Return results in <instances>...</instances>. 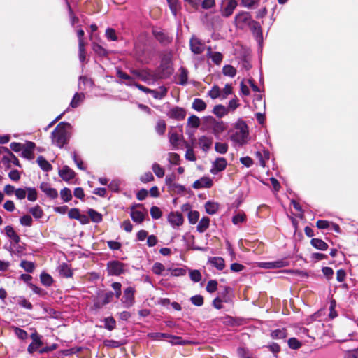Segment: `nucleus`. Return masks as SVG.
I'll return each instance as SVG.
<instances>
[{
    "label": "nucleus",
    "mask_w": 358,
    "mask_h": 358,
    "mask_svg": "<svg viewBox=\"0 0 358 358\" xmlns=\"http://www.w3.org/2000/svg\"><path fill=\"white\" fill-rule=\"evenodd\" d=\"M130 216L132 220L136 223H141L145 219L144 214L140 210H134V206L131 207Z\"/></svg>",
    "instance_id": "nucleus-33"
},
{
    "label": "nucleus",
    "mask_w": 358,
    "mask_h": 358,
    "mask_svg": "<svg viewBox=\"0 0 358 358\" xmlns=\"http://www.w3.org/2000/svg\"><path fill=\"white\" fill-rule=\"evenodd\" d=\"M200 125V119L194 115H192L187 120V126L192 128H198Z\"/></svg>",
    "instance_id": "nucleus-46"
},
{
    "label": "nucleus",
    "mask_w": 358,
    "mask_h": 358,
    "mask_svg": "<svg viewBox=\"0 0 358 358\" xmlns=\"http://www.w3.org/2000/svg\"><path fill=\"white\" fill-rule=\"evenodd\" d=\"M14 332L15 335L21 340H25L28 337L27 332L20 327H15Z\"/></svg>",
    "instance_id": "nucleus-62"
},
{
    "label": "nucleus",
    "mask_w": 358,
    "mask_h": 358,
    "mask_svg": "<svg viewBox=\"0 0 358 358\" xmlns=\"http://www.w3.org/2000/svg\"><path fill=\"white\" fill-rule=\"evenodd\" d=\"M226 129V126L222 121H215L213 124V133L217 138Z\"/></svg>",
    "instance_id": "nucleus-28"
},
{
    "label": "nucleus",
    "mask_w": 358,
    "mask_h": 358,
    "mask_svg": "<svg viewBox=\"0 0 358 358\" xmlns=\"http://www.w3.org/2000/svg\"><path fill=\"white\" fill-rule=\"evenodd\" d=\"M288 345L291 349L297 350L301 348V342L296 338H290L288 341Z\"/></svg>",
    "instance_id": "nucleus-57"
},
{
    "label": "nucleus",
    "mask_w": 358,
    "mask_h": 358,
    "mask_svg": "<svg viewBox=\"0 0 358 358\" xmlns=\"http://www.w3.org/2000/svg\"><path fill=\"white\" fill-rule=\"evenodd\" d=\"M213 185L212 180L208 177H202L199 180L194 181L192 187L196 189L201 188H210Z\"/></svg>",
    "instance_id": "nucleus-16"
},
{
    "label": "nucleus",
    "mask_w": 358,
    "mask_h": 358,
    "mask_svg": "<svg viewBox=\"0 0 358 358\" xmlns=\"http://www.w3.org/2000/svg\"><path fill=\"white\" fill-rule=\"evenodd\" d=\"M58 271L60 275L64 278H70L73 275V272L66 263H62L58 267Z\"/></svg>",
    "instance_id": "nucleus-32"
},
{
    "label": "nucleus",
    "mask_w": 358,
    "mask_h": 358,
    "mask_svg": "<svg viewBox=\"0 0 358 358\" xmlns=\"http://www.w3.org/2000/svg\"><path fill=\"white\" fill-rule=\"evenodd\" d=\"M219 208V205L213 201H207L205 204L206 212L209 215H214L217 213Z\"/></svg>",
    "instance_id": "nucleus-36"
},
{
    "label": "nucleus",
    "mask_w": 358,
    "mask_h": 358,
    "mask_svg": "<svg viewBox=\"0 0 358 358\" xmlns=\"http://www.w3.org/2000/svg\"><path fill=\"white\" fill-rule=\"evenodd\" d=\"M248 135V126L244 122L241 121L236 124L230 138L234 143L243 145L247 142Z\"/></svg>",
    "instance_id": "nucleus-2"
},
{
    "label": "nucleus",
    "mask_w": 358,
    "mask_h": 358,
    "mask_svg": "<svg viewBox=\"0 0 358 358\" xmlns=\"http://www.w3.org/2000/svg\"><path fill=\"white\" fill-rule=\"evenodd\" d=\"M2 148L7 153L6 155L2 157V162L6 165V167L9 169L11 163L18 167H21L19 159L8 148L3 147Z\"/></svg>",
    "instance_id": "nucleus-8"
},
{
    "label": "nucleus",
    "mask_w": 358,
    "mask_h": 358,
    "mask_svg": "<svg viewBox=\"0 0 358 358\" xmlns=\"http://www.w3.org/2000/svg\"><path fill=\"white\" fill-rule=\"evenodd\" d=\"M72 126L66 122H59L51 133L52 144L62 148L68 144L71 137Z\"/></svg>",
    "instance_id": "nucleus-1"
},
{
    "label": "nucleus",
    "mask_w": 358,
    "mask_h": 358,
    "mask_svg": "<svg viewBox=\"0 0 358 358\" xmlns=\"http://www.w3.org/2000/svg\"><path fill=\"white\" fill-rule=\"evenodd\" d=\"M125 264L117 260L109 261L107 263V271L109 275H120L124 273Z\"/></svg>",
    "instance_id": "nucleus-4"
},
{
    "label": "nucleus",
    "mask_w": 358,
    "mask_h": 358,
    "mask_svg": "<svg viewBox=\"0 0 358 358\" xmlns=\"http://www.w3.org/2000/svg\"><path fill=\"white\" fill-rule=\"evenodd\" d=\"M208 263L215 267L219 271H222L224 268V260L220 257H210Z\"/></svg>",
    "instance_id": "nucleus-26"
},
{
    "label": "nucleus",
    "mask_w": 358,
    "mask_h": 358,
    "mask_svg": "<svg viewBox=\"0 0 358 358\" xmlns=\"http://www.w3.org/2000/svg\"><path fill=\"white\" fill-rule=\"evenodd\" d=\"M59 176L65 181L74 178L76 173L73 170L65 165L59 171Z\"/></svg>",
    "instance_id": "nucleus-18"
},
{
    "label": "nucleus",
    "mask_w": 358,
    "mask_h": 358,
    "mask_svg": "<svg viewBox=\"0 0 358 358\" xmlns=\"http://www.w3.org/2000/svg\"><path fill=\"white\" fill-rule=\"evenodd\" d=\"M159 68L164 76H169L172 73L173 68L170 55H165L162 57Z\"/></svg>",
    "instance_id": "nucleus-11"
},
{
    "label": "nucleus",
    "mask_w": 358,
    "mask_h": 358,
    "mask_svg": "<svg viewBox=\"0 0 358 358\" xmlns=\"http://www.w3.org/2000/svg\"><path fill=\"white\" fill-rule=\"evenodd\" d=\"M229 109L224 106L219 104L215 106L213 108V113L218 117H222L228 113Z\"/></svg>",
    "instance_id": "nucleus-35"
},
{
    "label": "nucleus",
    "mask_w": 358,
    "mask_h": 358,
    "mask_svg": "<svg viewBox=\"0 0 358 358\" xmlns=\"http://www.w3.org/2000/svg\"><path fill=\"white\" fill-rule=\"evenodd\" d=\"M152 169L157 178H163L164 176V169L157 163H154Z\"/></svg>",
    "instance_id": "nucleus-48"
},
{
    "label": "nucleus",
    "mask_w": 358,
    "mask_h": 358,
    "mask_svg": "<svg viewBox=\"0 0 358 358\" xmlns=\"http://www.w3.org/2000/svg\"><path fill=\"white\" fill-rule=\"evenodd\" d=\"M253 21L250 13L248 12H241L235 17L236 26L241 29L248 27Z\"/></svg>",
    "instance_id": "nucleus-3"
},
{
    "label": "nucleus",
    "mask_w": 358,
    "mask_h": 358,
    "mask_svg": "<svg viewBox=\"0 0 358 358\" xmlns=\"http://www.w3.org/2000/svg\"><path fill=\"white\" fill-rule=\"evenodd\" d=\"M192 108L198 112L204 110L206 108V103L201 99L196 98L192 103Z\"/></svg>",
    "instance_id": "nucleus-37"
},
{
    "label": "nucleus",
    "mask_w": 358,
    "mask_h": 358,
    "mask_svg": "<svg viewBox=\"0 0 358 358\" xmlns=\"http://www.w3.org/2000/svg\"><path fill=\"white\" fill-rule=\"evenodd\" d=\"M71 156L74 163L76 164V165L77 166V167L79 169H80L82 171H85L86 169V167L84 165L83 160L77 156L76 151L72 152L71 153Z\"/></svg>",
    "instance_id": "nucleus-43"
},
{
    "label": "nucleus",
    "mask_w": 358,
    "mask_h": 358,
    "mask_svg": "<svg viewBox=\"0 0 358 358\" xmlns=\"http://www.w3.org/2000/svg\"><path fill=\"white\" fill-rule=\"evenodd\" d=\"M169 271L171 272V275L174 277L183 276L186 274V269L184 268H169Z\"/></svg>",
    "instance_id": "nucleus-53"
},
{
    "label": "nucleus",
    "mask_w": 358,
    "mask_h": 358,
    "mask_svg": "<svg viewBox=\"0 0 358 358\" xmlns=\"http://www.w3.org/2000/svg\"><path fill=\"white\" fill-rule=\"evenodd\" d=\"M190 279L194 282H199L201 280V274L199 270L189 271Z\"/></svg>",
    "instance_id": "nucleus-56"
},
{
    "label": "nucleus",
    "mask_w": 358,
    "mask_h": 358,
    "mask_svg": "<svg viewBox=\"0 0 358 358\" xmlns=\"http://www.w3.org/2000/svg\"><path fill=\"white\" fill-rule=\"evenodd\" d=\"M36 147V144L31 141H27L22 149L21 156L27 159H32L34 158L33 151Z\"/></svg>",
    "instance_id": "nucleus-15"
},
{
    "label": "nucleus",
    "mask_w": 358,
    "mask_h": 358,
    "mask_svg": "<svg viewBox=\"0 0 358 358\" xmlns=\"http://www.w3.org/2000/svg\"><path fill=\"white\" fill-rule=\"evenodd\" d=\"M246 216L244 213H238L233 216L232 222L234 224H238L245 221Z\"/></svg>",
    "instance_id": "nucleus-60"
},
{
    "label": "nucleus",
    "mask_w": 358,
    "mask_h": 358,
    "mask_svg": "<svg viewBox=\"0 0 358 358\" xmlns=\"http://www.w3.org/2000/svg\"><path fill=\"white\" fill-rule=\"evenodd\" d=\"M199 218V213L196 210H191L188 213V220L190 224H194Z\"/></svg>",
    "instance_id": "nucleus-55"
},
{
    "label": "nucleus",
    "mask_w": 358,
    "mask_h": 358,
    "mask_svg": "<svg viewBox=\"0 0 358 358\" xmlns=\"http://www.w3.org/2000/svg\"><path fill=\"white\" fill-rule=\"evenodd\" d=\"M114 296V293L111 291L106 292L100 299L103 301V304L107 305L110 303Z\"/></svg>",
    "instance_id": "nucleus-61"
},
{
    "label": "nucleus",
    "mask_w": 358,
    "mask_h": 358,
    "mask_svg": "<svg viewBox=\"0 0 358 358\" xmlns=\"http://www.w3.org/2000/svg\"><path fill=\"white\" fill-rule=\"evenodd\" d=\"M344 358H358V347L346 350L344 353Z\"/></svg>",
    "instance_id": "nucleus-64"
},
{
    "label": "nucleus",
    "mask_w": 358,
    "mask_h": 358,
    "mask_svg": "<svg viewBox=\"0 0 358 358\" xmlns=\"http://www.w3.org/2000/svg\"><path fill=\"white\" fill-rule=\"evenodd\" d=\"M5 232L6 236L11 238L14 243L18 244L20 242V237L15 232L13 227L10 225H8L5 227Z\"/></svg>",
    "instance_id": "nucleus-25"
},
{
    "label": "nucleus",
    "mask_w": 358,
    "mask_h": 358,
    "mask_svg": "<svg viewBox=\"0 0 358 358\" xmlns=\"http://www.w3.org/2000/svg\"><path fill=\"white\" fill-rule=\"evenodd\" d=\"M222 72L224 76L234 78L236 74V69L231 65H225L222 69Z\"/></svg>",
    "instance_id": "nucleus-45"
},
{
    "label": "nucleus",
    "mask_w": 358,
    "mask_h": 358,
    "mask_svg": "<svg viewBox=\"0 0 358 358\" xmlns=\"http://www.w3.org/2000/svg\"><path fill=\"white\" fill-rule=\"evenodd\" d=\"M168 90L164 86H160L158 90H151L150 94L155 99H162L167 94Z\"/></svg>",
    "instance_id": "nucleus-27"
},
{
    "label": "nucleus",
    "mask_w": 358,
    "mask_h": 358,
    "mask_svg": "<svg viewBox=\"0 0 358 358\" xmlns=\"http://www.w3.org/2000/svg\"><path fill=\"white\" fill-rule=\"evenodd\" d=\"M310 244L315 248L325 251L328 249V244L324 242L323 240L317 238H313L310 241Z\"/></svg>",
    "instance_id": "nucleus-29"
},
{
    "label": "nucleus",
    "mask_w": 358,
    "mask_h": 358,
    "mask_svg": "<svg viewBox=\"0 0 358 358\" xmlns=\"http://www.w3.org/2000/svg\"><path fill=\"white\" fill-rule=\"evenodd\" d=\"M273 339H282L286 338L287 333L285 329H277L273 330L271 334Z\"/></svg>",
    "instance_id": "nucleus-41"
},
{
    "label": "nucleus",
    "mask_w": 358,
    "mask_h": 358,
    "mask_svg": "<svg viewBox=\"0 0 358 358\" xmlns=\"http://www.w3.org/2000/svg\"><path fill=\"white\" fill-rule=\"evenodd\" d=\"M148 336L155 340H159L162 338H169V334L166 333L152 332L149 333Z\"/></svg>",
    "instance_id": "nucleus-54"
},
{
    "label": "nucleus",
    "mask_w": 358,
    "mask_h": 358,
    "mask_svg": "<svg viewBox=\"0 0 358 358\" xmlns=\"http://www.w3.org/2000/svg\"><path fill=\"white\" fill-rule=\"evenodd\" d=\"M40 279L41 282L45 287L51 286L53 282V278L52 276L45 272L41 273Z\"/></svg>",
    "instance_id": "nucleus-38"
},
{
    "label": "nucleus",
    "mask_w": 358,
    "mask_h": 358,
    "mask_svg": "<svg viewBox=\"0 0 358 358\" xmlns=\"http://www.w3.org/2000/svg\"><path fill=\"white\" fill-rule=\"evenodd\" d=\"M191 51L195 55L201 54L205 50V44L195 36H192L189 41Z\"/></svg>",
    "instance_id": "nucleus-9"
},
{
    "label": "nucleus",
    "mask_w": 358,
    "mask_h": 358,
    "mask_svg": "<svg viewBox=\"0 0 358 358\" xmlns=\"http://www.w3.org/2000/svg\"><path fill=\"white\" fill-rule=\"evenodd\" d=\"M87 213L89 215L90 220H91L92 222H93L94 223H100L102 222V220H103L102 215L100 213L95 210L94 209L89 208L87 210Z\"/></svg>",
    "instance_id": "nucleus-31"
},
{
    "label": "nucleus",
    "mask_w": 358,
    "mask_h": 358,
    "mask_svg": "<svg viewBox=\"0 0 358 358\" xmlns=\"http://www.w3.org/2000/svg\"><path fill=\"white\" fill-rule=\"evenodd\" d=\"M29 213L36 219H40L43 215V212L39 206H36L29 209Z\"/></svg>",
    "instance_id": "nucleus-50"
},
{
    "label": "nucleus",
    "mask_w": 358,
    "mask_h": 358,
    "mask_svg": "<svg viewBox=\"0 0 358 358\" xmlns=\"http://www.w3.org/2000/svg\"><path fill=\"white\" fill-rule=\"evenodd\" d=\"M104 328L108 331H113L116 327V321L113 317H107L103 319Z\"/></svg>",
    "instance_id": "nucleus-39"
},
{
    "label": "nucleus",
    "mask_w": 358,
    "mask_h": 358,
    "mask_svg": "<svg viewBox=\"0 0 358 358\" xmlns=\"http://www.w3.org/2000/svg\"><path fill=\"white\" fill-rule=\"evenodd\" d=\"M152 271L155 274L162 275V272L165 271V266L160 262H155L152 266Z\"/></svg>",
    "instance_id": "nucleus-51"
},
{
    "label": "nucleus",
    "mask_w": 358,
    "mask_h": 358,
    "mask_svg": "<svg viewBox=\"0 0 358 358\" xmlns=\"http://www.w3.org/2000/svg\"><path fill=\"white\" fill-rule=\"evenodd\" d=\"M33 220L29 215H24L20 218V222L23 226L30 227L32 224Z\"/></svg>",
    "instance_id": "nucleus-63"
},
{
    "label": "nucleus",
    "mask_w": 358,
    "mask_h": 358,
    "mask_svg": "<svg viewBox=\"0 0 358 358\" xmlns=\"http://www.w3.org/2000/svg\"><path fill=\"white\" fill-rule=\"evenodd\" d=\"M210 224V219L208 217H203L196 227V230L199 233H203L208 227Z\"/></svg>",
    "instance_id": "nucleus-34"
},
{
    "label": "nucleus",
    "mask_w": 358,
    "mask_h": 358,
    "mask_svg": "<svg viewBox=\"0 0 358 358\" xmlns=\"http://www.w3.org/2000/svg\"><path fill=\"white\" fill-rule=\"evenodd\" d=\"M180 73L178 75V80L176 83L182 86H185L187 83L188 80V71L186 68L181 66L179 69Z\"/></svg>",
    "instance_id": "nucleus-23"
},
{
    "label": "nucleus",
    "mask_w": 358,
    "mask_h": 358,
    "mask_svg": "<svg viewBox=\"0 0 358 358\" xmlns=\"http://www.w3.org/2000/svg\"><path fill=\"white\" fill-rule=\"evenodd\" d=\"M30 337L32 342L29 345L27 352L29 354H33L41 349L40 348L43 345V343L41 341V336L37 332L32 333Z\"/></svg>",
    "instance_id": "nucleus-7"
},
{
    "label": "nucleus",
    "mask_w": 358,
    "mask_h": 358,
    "mask_svg": "<svg viewBox=\"0 0 358 358\" xmlns=\"http://www.w3.org/2000/svg\"><path fill=\"white\" fill-rule=\"evenodd\" d=\"M94 85V81L86 76H80L78 78V89L80 90H85L86 87L92 88Z\"/></svg>",
    "instance_id": "nucleus-22"
},
{
    "label": "nucleus",
    "mask_w": 358,
    "mask_h": 358,
    "mask_svg": "<svg viewBox=\"0 0 358 358\" xmlns=\"http://www.w3.org/2000/svg\"><path fill=\"white\" fill-rule=\"evenodd\" d=\"M20 266L23 268L27 273H32L35 268L34 264L32 262H29L27 260L21 261Z\"/></svg>",
    "instance_id": "nucleus-49"
},
{
    "label": "nucleus",
    "mask_w": 358,
    "mask_h": 358,
    "mask_svg": "<svg viewBox=\"0 0 358 358\" xmlns=\"http://www.w3.org/2000/svg\"><path fill=\"white\" fill-rule=\"evenodd\" d=\"M288 265L289 262L287 259H281L276 261L261 263V267L266 269L280 268L286 267Z\"/></svg>",
    "instance_id": "nucleus-10"
},
{
    "label": "nucleus",
    "mask_w": 358,
    "mask_h": 358,
    "mask_svg": "<svg viewBox=\"0 0 358 358\" xmlns=\"http://www.w3.org/2000/svg\"><path fill=\"white\" fill-rule=\"evenodd\" d=\"M236 6V0H229L226 7L222 11V15L226 17H229L233 13Z\"/></svg>",
    "instance_id": "nucleus-24"
},
{
    "label": "nucleus",
    "mask_w": 358,
    "mask_h": 358,
    "mask_svg": "<svg viewBox=\"0 0 358 358\" xmlns=\"http://www.w3.org/2000/svg\"><path fill=\"white\" fill-rule=\"evenodd\" d=\"M227 166V162L224 157H217L213 162L210 173L212 174H217L219 172L224 171Z\"/></svg>",
    "instance_id": "nucleus-13"
},
{
    "label": "nucleus",
    "mask_w": 358,
    "mask_h": 358,
    "mask_svg": "<svg viewBox=\"0 0 358 358\" xmlns=\"http://www.w3.org/2000/svg\"><path fill=\"white\" fill-rule=\"evenodd\" d=\"M213 144V138L206 136H201L199 138V145L203 151L207 152Z\"/></svg>",
    "instance_id": "nucleus-20"
},
{
    "label": "nucleus",
    "mask_w": 358,
    "mask_h": 358,
    "mask_svg": "<svg viewBox=\"0 0 358 358\" xmlns=\"http://www.w3.org/2000/svg\"><path fill=\"white\" fill-rule=\"evenodd\" d=\"M27 199L30 201H35L37 199V192L34 187H27Z\"/></svg>",
    "instance_id": "nucleus-58"
},
{
    "label": "nucleus",
    "mask_w": 358,
    "mask_h": 358,
    "mask_svg": "<svg viewBox=\"0 0 358 358\" xmlns=\"http://www.w3.org/2000/svg\"><path fill=\"white\" fill-rule=\"evenodd\" d=\"M36 162L43 171L49 172L52 169V166L43 156H38Z\"/></svg>",
    "instance_id": "nucleus-30"
},
{
    "label": "nucleus",
    "mask_w": 358,
    "mask_h": 358,
    "mask_svg": "<svg viewBox=\"0 0 358 358\" xmlns=\"http://www.w3.org/2000/svg\"><path fill=\"white\" fill-rule=\"evenodd\" d=\"M41 190L50 199H56L58 196V192L55 189L50 187V185L47 182H42L40 185Z\"/></svg>",
    "instance_id": "nucleus-17"
},
{
    "label": "nucleus",
    "mask_w": 358,
    "mask_h": 358,
    "mask_svg": "<svg viewBox=\"0 0 358 358\" xmlns=\"http://www.w3.org/2000/svg\"><path fill=\"white\" fill-rule=\"evenodd\" d=\"M169 142L173 146H177L180 141V136L176 132L169 133Z\"/></svg>",
    "instance_id": "nucleus-59"
},
{
    "label": "nucleus",
    "mask_w": 358,
    "mask_h": 358,
    "mask_svg": "<svg viewBox=\"0 0 358 358\" xmlns=\"http://www.w3.org/2000/svg\"><path fill=\"white\" fill-rule=\"evenodd\" d=\"M168 221L173 228H176L183 224L184 219L181 213L171 212L168 215Z\"/></svg>",
    "instance_id": "nucleus-14"
},
{
    "label": "nucleus",
    "mask_w": 358,
    "mask_h": 358,
    "mask_svg": "<svg viewBox=\"0 0 358 358\" xmlns=\"http://www.w3.org/2000/svg\"><path fill=\"white\" fill-rule=\"evenodd\" d=\"M167 116L169 118L180 121L185 119L186 116V111L182 108L174 106L169 110Z\"/></svg>",
    "instance_id": "nucleus-12"
},
{
    "label": "nucleus",
    "mask_w": 358,
    "mask_h": 358,
    "mask_svg": "<svg viewBox=\"0 0 358 358\" xmlns=\"http://www.w3.org/2000/svg\"><path fill=\"white\" fill-rule=\"evenodd\" d=\"M152 34L155 39L163 45H166L171 41V38L162 31L154 30Z\"/></svg>",
    "instance_id": "nucleus-19"
},
{
    "label": "nucleus",
    "mask_w": 358,
    "mask_h": 358,
    "mask_svg": "<svg viewBox=\"0 0 358 358\" xmlns=\"http://www.w3.org/2000/svg\"><path fill=\"white\" fill-rule=\"evenodd\" d=\"M228 144L227 143L216 142L215 143V150L220 154L224 155L228 151Z\"/></svg>",
    "instance_id": "nucleus-42"
},
{
    "label": "nucleus",
    "mask_w": 358,
    "mask_h": 358,
    "mask_svg": "<svg viewBox=\"0 0 358 358\" xmlns=\"http://www.w3.org/2000/svg\"><path fill=\"white\" fill-rule=\"evenodd\" d=\"M106 37L108 41H117V36L116 35L115 30L113 28H108L106 30Z\"/></svg>",
    "instance_id": "nucleus-52"
},
{
    "label": "nucleus",
    "mask_w": 358,
    "mask_h": 358,
    "mask_svg": "<svg viewBox=\"0 0 358 358\" xmlns=\"http://www.w3.org/2000/svg\"><path fill=\"white\" fill-rule=\"evenodd\" d=\"M85 94L84 92H76L70 102L69 106L72 108H78L85 100Z\"/></svg>",
    "instance_id": "nucleus-21"
},
{
    "label": "nucleus",
    "mask_w": 358,
    "mask_h": 358,
    "mask_svg": "<svg viewBox=\"0 0 358 358\" xmlns=\"http://www.w3.org/2000/svg\"><path fill=\"white\" fill-rule=\"evenodd\" d=\"M259 47L263 44V34L259 22L254 20L248 27Z\"/></svg>",
    "instance_id": "nucleus-6"
},
{
    "label": "nucleus",
    "mask_w": 358,
    "mask_h": 358,
    "mask_svg": "<svg viewBox=\"0 0 358 358\" xmlns=\"http://www.w3.org/2000/svg\"><path fill=\"white\" fill-rule=\"evenodd\" d=\"M169 338L170 339L169 342L172 345H185L187 343V341L182 339V337L178 336L169 334Z\"/></svg>",
    "instance_id": "nucleus-47"
},
{
    "label": "nucleus",
    "mask_w": 358,
    "mask_h": 358,
    "mask_svg": "<svg viewBox=\"0 0 358 358\" xmlns=\"http://www.w3.org/2000/svg\"><path fill=\"white\" fill-rule=\"evenodd\" d=\"M134 293L135 289L132 287H128L124 290V295L121 301L124 308H129L134 304Z\"/></svg>",
    "instance_id": "nucleus-5"
},
{
    "label": "nucleus",
    "mask_w": 358,
    "mask_h": 358,
    "mask_svg": "<svg viewBox=\"0 0 358 358\" xmlns=\"http://www.w3.org/2000/svg\"><path fill=\"white\" fill-rule=\"evenodd\" d=\"M166 124L164 120H159L155 125V131L160 136L164 135L166 131Z\"/></svg>",
    "instance_id": "nucleus-40"
},
{
    "label": "nucleus",
    "mask_w": 358,
    "mask_h": 358,
    "mask_svg": "<svg viewBox=\"0 0 358 358\" xmlns=\"http://www.w3.org/2000/svg\"><path fill=\"white\" fill-rule=\"evenodd\" d=\"M60 196L64 202H69L72 199L71 191L67 187H64L60 191Z\"/></svg>",
    "instance_id": "nucleus-44"
}]
</instances>
